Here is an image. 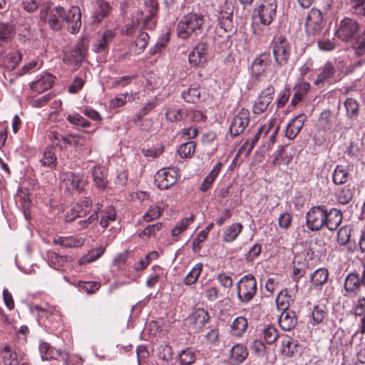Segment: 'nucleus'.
I'll return each mask as SVG.
<instances>
[{
  "instance_id": "1",
  "label": "nucleus",
  "mask_w": 365,
  "mask_h": 365,
  "mask_svg": "<svg viewBox=\"0 0 365 365\" xmlns=\"http://www.w3.org/2000/svg\"><path fill=\"white\" fill-rule=\"evenodd\" d=\"M39 16L53 31H59L65 24H68L71 25V32L75 34L81 26V12L78 6H72L68 11L60 6H46L40 11Z\"/></svg>"
},
{
  "instance_id": "2",
  "label": "nucleus",
  "mask_w": 365,
  "mask_h": 365,
  "mask_svg": "<svg viewBox=\"0 0 365 365\" xmlns=\"http://www.w3.org/2000/svg\"><path fill=\"white\" fill-rule=\"evenodd\" d=\"M204 21V16L201 14L190 13L183 16L177 26L178 37L187 39L193 33L201 30Z\"/></svg>"
},
{
  "instance_id": "3",
  "label": "nucleus",
  "mask_w": 365,
  "mask_h": 365,
  "mask_svg": "<svg viewBox=\"0 0 365 365\" xmlns=\"http://www.w3.org/2000/svg\"><path fill=\"white\" fill-rule=\"evenodd\" d=\"M236 289L239 302L248 304L257 294V279L252 274H246L237 283Z\"/></svg>"
},
{
  "instance_id": "4",
  "label": "nucleus",
  "mask_w": 365,
  "mask_h": 365,
  "mask_svg": "<svg viewBox=\"0 0 365 365\" xmlns=\"http://www.w3.org/2000/svg\"><path fill=\"white\" fill-rule=\"evenodd\" d=\"M274 62L277 67L285 66L291 56V46L287 39L280 36L272 43Z\"/></svg>"
},
{
  "instance_id": "5",
  "label": "nucleus",
  "mask_w": 365,
  "mask_h": 365,
  "mask_svg": "<svg viewBox=\"0 0 365 365\" xmlns=\"http://www.w3.org/2000/svg\"><path fill=\"white\" fill-rule=\"evenodd\" d=\"M89 47V41L87 38H80L74 47L65 53L63 61L67 64L78 65L86 58Z\"/></svg>"
},
{
  "instance_id": "6",
  "label": "nucleus",
  "mask_w": 365,
  "mask_h": 365,
  "mask_svg": "<svg viewBox=\"0 0 365 365\" xmlns=\"http://www.w3.org/2000/svg\"><path fill=\"white\" fill-rule=\"evenodd\" d=\"M326 206L316 205L311 207L306 214V225L312 232H317L324 227Z\"/></svg>"
},
{
  "instance_id": "7",
  "label": "nucleus",
  "mask_w": 365,
  "mask_h": 365,
  "mask_svg": "<svg viewBox=\"0 0 365 365\" xmlns=\"http://www.w3.org/2000/svg\"><path fill=\"white\" fill-rule=\"evenodd\" d=\"M361 277L356 272H350L346 277L344 289L345 291L344 296L354 297L357 296L361 287L365 285V262L362 263Z\"/></svg>"
},
{
  "instance_id": "8",
  "label": "nucleus",
  "mask_w": 365,
  "mask_h": 365,
  "mask_svg": "<svg viewBox=\"0 0 365 365\" xmlns=\"http://www.w3.org/2000/svg\"><path fill=\"white\" fill-rule=\"evenodd\" d=\"M359 29L360 24L357 21L346 17L339 22L335 35L341 41L349 42L355 38Z\"/></svg>"
},
{
  "instance_id": "9",
  "label": "nucleus",
  "mask_w": 365,
  "mask_h": 365,
  "mask_svg": "<svg viewBox=\"0 0 365 365\" xmlns=\"http://www.w3.org/2000/svg\"><path fill=\"white\" fill-rule=\"evenodd\" d=\"M324 26L322 13L319 9L312 8L308 13L306 21V31L309 35L319 34Z\"/></svg>"
},
{
  "instance_id": "10",
  "label": "nucleus",
  "mask_w": 365,
  "mask_h": 365,
  "mask_svg": "<svg viewBox=\"0 0 365 365\" xmlns=\"http://www.w3.org/2000/svg\"><path fill=\"white\" fill-rule=\"evenodd\" d=\"M250 112L247 109H241L233 120L230 126V135L233 137L240 135L244 132L250 123Z\"/></svg>"
},
{
  "instance_id": "11",
  "label": "nucleus",
  "mask_w": 365,
  "mask_h": 365,
  "mask_svg": "<svg viewBox=\"0 0 365 365\" xmlns=\"http://www.w3.org/2000/svg\"><path fill=\"white\" fill-rule=\"evenodd\" d=\"M274 94V88L269 85L265 89L262 91L260 95L255 101L252 111L255 115H259L264 113L273 100Z\"/></svg>"
},
{
  "instance_id": "12",
  "label": "nucleus",
  "mask_w": 365,
  "mask_h": 365,
  "mask_svg": "<svg viewBox=\"0 0 365 365\" xmlns=\"http://www.w3.org/2000/svg\"><path fill=\"white\" fill-rule=\"evenodd\" d=\"M145 16L143 27L146 29H153L156 25L160 6L157 0H144Z\"/></svg>"
},
{
  "instance_id": "13",
  "label": "nucleus",
  "mask_w": 365,
  "mask_h": 365,
  "mask_svg": "<svg viewBox=\"0 0 365 365\" xmlns=\"http://www.w3.org/2000/svg\"><path fill=\"white\" fill-rule=\"evenodd\" d=\"M209 46L206 43L197 44L188 56L189 63L197 67L207 62Z\"/></svg>"
},
{
  "instance_id": "14",
  "label": "nucleus",
  "mask_w": 365,
  "mask_h": 365,
  "mask_svg": "<svg viewBox=\"0 0 365 365\" xmlns=\"http://www.w3.org/2000/svg\"><path fill=\"white\" fill-rule=\"evenodd\" d=\"M271 62V56L269 52H263L257 55L252 63V76L257 79L264 76Z\"/></svg>"
},
{
  "instance_id": "15",
  "label": "nucleus",
  "mask_w": 365,
  "mask_h": 365,
  "mask_svg": "<svg viewBox=\"0 0 365 365\" xmlns=\"http://www.w3.org/2000/svg\"><path fill=\"white\" fill-rule=\"evenodd\" d=\"M92 207V200L89 197H84L77 202L71 210V215L66 218V222H72L77 217H82L90 212Z\"/></svg>"
},
{
  "instance_id": "16",
  "label": "nucleus",
  "mask_w": 365,
  "mask_h": 365,
  "mask_svg": "<svg viewBox=\"0 0 365 365\" xmlns=\"http://www.w3.org/2000/svg\"><path fill=\"white\" fill-rule=\"evenodd\" d=\"M1 357L4 365H19L20 361H24V352L19 349L6 345L1 351Z\"/></svg>"
},
{
  "instance_id": "17",
  "label": "nucleus",
  "mask_w": 365,
  "mask_h": 365,
  "mask_svg": "<svg viewBox=\"0 0 365 365\" xmlns=\"http://www.w3.org/2000/svg\"><path fill=\"white\" fill-rule=\"evenodd\" d=\"M272 125H264L258 128L257 133L254 135L253 138L250 140L247 139L246 141L242 145L240 148V152H242L243 150H247V155H250L252 150L254 149L255 145L257 143L259 140L262 138L263 140L267 136L268 134L271 132L272 129Z\"/></svg>"
},
{
  "instance_id": "18",
  "label": "nucleus",
  "mask_w": 365,
  "mask_h": 365,
  "mask_svg": "<svg viewBox=\"0 0 365 365\" xmlns=\"http://www.w3.org/2000/svg\"><path fill=\"white\" fill-rule=\"evenodd\" d=\"M155 181L159 189L167 190L177 182L178 178L176 172L165 170L159 171L156 174Z\"/></svg>"
},
{
  "instance_id": "19",
  "label": "nucleus",
  "mask_w": 365,
  "mask_h": 365,
  "mask_svg": "<svg viewBox=\"0 0 365 365\" xmlns=\"http://www.w3.org/2000/svg\"><path fill=\"white\" fill-rule=\"evenodd\" d=\"M325 212L326 216L324 219L326 222L324 224V227L327 228L331 232L336 231L342 222V212L336 208H331L328 210L326 207Z\"/></svg>"
},
{
  "instance_id": "20",
  "label": "nucleus",
  "mask_w": 365,
  "mask_h": 365,
  "mask_svg": "<svg viewBox=\"0 0 365 365\" xmlns=\"http://www.w3.org/2000/svg\"><path fill=\"white\" fill-rule=\"evenodd\" d=\"M307 117L304 113H301L292 119L287 125L285 135L289 140L294 139L299 133Z\"/></svg>"
},
{
  "instance_id": "21",
  "label": "nucleus",
  "mask_w": 365,
  "mask_h": 365,
  "mask_svg": "<svg viewBox=\"0 0 365 365\" xmlns=\"http://www.w3.org/2000/svg\"><path fill=\"white\" fill-rule=\"evenodd\" d=\"M282 312L278 319L279 326L284 331H290L293 329L297 324L296 313L291 309Z\"/></svg>"
},
{
  "instance_id": "22",
  "label": "nucleus",
  "mask_w": 365,
  "mask_h": 365,
  "mask_svg": "<svg viewBox=\"0 0 365 365\" xmlns=\"http://www.w3.org/2000/svg\"><path fill=\"white\" fill-rule=\"evenodd\" d=\"M329 273L326 268H319L310 276L311 286L314 289L321 290L322 287L327 282Z\"/></svg>"
},
{
  "instance_id": "23",
  "label": "nucleus",
  "mask_w": 365,
  "mask_h": 365,
  "mask_svg": "<svg viewBox=\"0 0 365 365\" xmlns=\"http://www.w3.org/2000/svg\"><path fill=\"white\" fill-rule=\"evenodd\" d=\"M209 320V313L204 309H197L189 317L190 323L198 330H201Z\"/></svg>"
},
{
  "instance_id": "24",
  "label": "nucleus",
  "mask_w": 365,
  "mask_h": 365,
  "mask_svg": "<svg viewBox=\"0 0 365 365\" xmlns=\"http://www.w3.org/2000/svg\"><path fill=\"white\" fill-rule=\"evenodd\" d=\"M55 76L50 73H44L38 80L31 83L30 87L34 91L42 93L51 88Z\"/></svg>"
},
{
  "instance_id": "25",
  "label": "nucleus",
  "mask_w": 365,
  "mask_h": 365,
  "mask_svg": "<svg viewBox=\"0 0 365 365\" xmlns=\"http://www.w3.org/2000/svg\"><path fill=\"white\" fill-rule=\"evenodd\" d=\"M94 18L98 23L108 16L111 11L112 7L109 2L106 0H97L94 4Z\"/></svg>"
},
{
  "instance_id": "26",
  "label": "nucleus",
  "mask_w": 365,
  "mask_h": 365,
  "mask_svg": "<svg viewBox=\"0 0 365 365\" xmlns=\"http://www.w3.org/2000/svg\"><path fill=\"white\" fill-rule=\"evenodd\" d=\"M41 167L54 169L57 165V157L53 146H48L43 151V157L40 159Z\"/></svg>"
},
{
  "instance_id": "27",
  "label": "nucleus",
  "mask_w": 365,
  "mask_h": 365,
  "mask_svg": "<svg viewBox=\"0 0 365 365\" xmlns=\"http://www.w3.org/2000/svg\"><path fill=\"white\" fill-rule=\"evenodd\" d=\"M297 341L288 336H284L282 341L281 352L283 355L292 357L298 352Z\"/></svg>"
},
{
  "instance_id": "28",
  "label": "nucleus",
  "mask_w": 365,
  "mask_h": 365,
  "mask_svg": "<svg viewBox=\"0 0 365 365\" xmlns=\"http://www.w3.org/2000/svg\"><path fill=\"white\" fill-rule=\"evenodd\" d=\"M310 88L311 85L309 83L305 81H301L298 84L295 85L294 87L295 93L292 98L291 105L292 106H295L301 102L309 92Z\"/></svg>"
},
{
  "instance_id": "29",
  "label": "nucleus",
  "mask_w": 365,
  "mask_h": 365,
  "mask_svg": "<svg viewBox=\"0 0 365 365\" xmlns=\"http://www.w3.org/2000/svg\"><path fill=\"white\" fill-rule=\"evenodd\" d=\"M349 177V167L337 165L332 174V181L336 185L345 184Z\"/></svg>"
},
{
  "instance_id": "30",
  "label": "nucleus",
  "mask_w": 365,
  "mask_h": 365,
  "mask_svg": "<svg viewBox=\"0 0 365 365\" xmlns=\"http://www.w3.org/2000/svg\"><path fill=\"white\" fill-rule=\"evenodd\" d=\"M336 73L335 68L331 62H327L321 72L317 75L316 80L314 82L315 86H319L327 80L334 76Z\"/></svg>"
},
{
  "instance_id": "31",
  "label": "nucleus",
  "mask_w": 365,
  "mask_h": 365,
  "mask_svg": "<svg viewBox=\"0 0 365 365\" xmlns=\"http://www.w3.org/2000/svg\"><path fill=\"white\" fill-rule=\"evenodd\" d=\"M21 61V53L19 51H13L7 53L3 61V66L6 70H14Z\"/></svg>"
},
{
  "instance_id": "32",
  "label": "nucleus",
  "mask_w": 365,
  "mask_h": 365,
  "mask_svg": "<svg viewBox=\"0 0 365 365\" xmlns=\"http://www.w3.org/2000/svg\"><path fill=\"white\" fill-rule=\"evenodd\" d=\"M243 225L240 222L232 224L226 228L222 235V239L225 242H232L237 239L242 232Z\"/></svg>"
},
{
  "instance_id": "33",
  "label": "nucleus",
  "mask_w": 365,
  "mask_h": 365,
  "mask_svg": "<svg viewBox=\"0 0 365 365\" xmlns=\"http://www.w3.org/2000/svg\"><path fill=\"white\" fill-rule=\"evenodd\" d=\"M115 37V34L111 30H106L101 38L94 45L93 50L96 53L105 52L108 50V45Z\"/></svg>"
},
{
  "instance_id": "34",
  "label": "nucleus",
  "mask_w": 365,
  "mask_h": 365,
  "mask_svg": "<svg viewBox=\"0 0 365 365\" xmlns=\"http://www.w3.org/2000/svg\"><path fill=\"white\" fill-rule=\"evenodd\" d=\"M53 242L66 248L79 247L83 244L81 239L73 236L55 237Z\"/></svg>"
},
{
  "instance_id": "35",
  "label": "nucleus",
  "mask_w": 365,
  "mask_h": 365,
  "mask_svg": "<svg viewBox=\"0 0 365 365\" xmlns=\"http://www.w3.org/2000/svg\"><path fill=\"white\" fill-rule=\"evenodd\" d=\"M101 214V217L99 224L103 228L108 227L110 222H114L116 220V211L113 205L108 206L102 210Z\"/></svg>"
},
{
  "instance_id": "36",
  "label": "nucleus",
  "mask_w": 365,
  "mask_h": 365,
  "mask_svg": "<svg viewBox=\"0 0 365 365\" xmlns=\"http://www.w3.org/2000/svg\"><path fill=\"white\" fill-rule=\"evenodd\" d=\"M248 327V322L245 317H237L231 326V334L233 336H242Z\"/></svg>"
},
{
  "instance_id": "37",
  "label": "nucleus",
  "mask_w": 365,
  "mask_h": 365,
  "mask_svg": "<svg viewBox=\"0 0 365 365\" xmlns=\"http://www.w3.org/2000/svg\"><path fill=\"white\" fill-rule=\"evenodd\" d=\"M92 175L96 186L100 189L103 190L107 186L106 174L100 166H95L92 170Z\"/></svg>"
},
{
  "instance_id": "38",
  "label": "nucleus",
  "mask_w": 365,
  "mask_h": 365,
  "mask_svg": "<svg viewBox=\"0 0 365 365\" xmlns=\"http://www.w3.org/2000/svg\"><path fill=\"white\" fill-rule=\"evenodd\" d=\"M291 302H293L292 296L289 294L287 289L282 290L276 298V305L279 311L289 309Z\"/></svg>"
},
{
  "instance_id": "39",
  "label": "nucleus",
  "mask_w": 365,
  "mask_h": 365,
  "mask_svg": "<svg viewBox=\"0 0 365 365\" xmlns=\"http://www.w3.org/2000/svg\"><path fill=\"white\" fill-rule=\"evenodd\" d=\"M328 316V309L324 304H317L313 308L312 313V319L313 324H319Z\"/></svg>"
},
{
  "instance_id": "40",
  "label": "nucleus",
  "mask_w": 365,
  "mask_h": 365,
  "mask_svg": "<svg viewBox=\"0 0 365 365\" xmlns=\"http://www.w3.org/2000/svg\"><path fill=\"white\" fill-rule=\"evenodd\" d=\"M165 118L171 123L187 120L185 109L174 108H168L165 112Z\"/></svg>"
},
{
  "instance_id": "41",
  "label": "nucleus",
  "mask_w": 365,
  "mask_h": 365,
  "mask_svg": "<svg viewBox=\"0 0 365 365\" xmlns=\"http://www.w3.org/2000/svg\"><path fill=\"white\" fill-rule=\"evenodd\" d=\"M231 358L237 364L243 362L248 355V351L245 346L236 344L231 349Z\"/></svg>"
},
{
  "instance_id": "42",
  "label": "nucleus",
  "mask_w": 365,
  "mask_h": 365,
  "mask_svg": "<svg viewBox=\"0 0 365 365\" xmlns=\"http://www.w3.org/2000/svg\"><path fill=\"white\" fill-rule=\"evenodd\" d=\"M104 252L105 247L103 246L93 249L79 259V264L83 265L97 260L103 255Z\"/></svg>"
},
{
  "instance_id": "43",
  "label": "nucleus",
  "mask_w": 365,
  "mask_h": 365,
  "mask_svg": "<svg viewBox=\"0 0 365 365\" xmlns=\"http://www.w3.org/2000/svg\"><path fill=\"white\" fill-rule=\"evenodd\" d=\"M354 188L351 187L350 185H347L342 188L336 194V200L341 205H347L353 198Z\"/></svg>"
},
{
  "instance_id": "44",
  "label": "nucleus",
  "mask_w": 365,
  "mask_h": 365,
  "mask_svg": "<svg viewBox=\"0 0 365 365\" xmlns=\"http://www.w3.org/2000/svg\"><path fill=\"white\" fill-rule=\"evenodd\" d=\"M196 359V352L190 347L182 350L178 354L180 365H192Z\"/></svg>"
},
{
  "instance_id": "45",
  "label": "nucleus",
  "mask_w": 365,
  "mask_h": 365,
  "mask_svg": "<svg viewBox=\"0 0 365 365\" xmlns=\"http://www.w3.org/2000/svg\"><path fill=\"white\" fill-rule=\"evenodd\" d=\"M276 11L277 9H272V8L259 6L257 11L260 22L265 26L269 25L276 16Z\"/></svg>"
},
{
  "instance_id": "46",
  "label": "nucleus",
  "mask_w": 365,
  "mask_h": 365,
  "mask_svg": "<svg viewBox=\"0 0 365 365\" xmlns=\"http://www.w3.org/2000/svg\"><path fill=\"white\" fill-rule=\"evenodd\" d=\"M173 349L168 344H163L158 347V358L162 361L163 365H171L173 361Z\"/></svg>"
},
{
  "instance_id": "47",
  "label": "nucleus",
  "mask_w": 365,
  "mask_h": 365,
  "mask_svg": "<svg viewBox=\"0 0 365 365\" xmlns=\"http://www.w3.org/2000/svg\"><path fill=\"white\" fill-rule=\"evenodd\" d=\"M292 160V155L288 154L286 150V146H280L277 150L274 159L273 165H279L281 163L284 165L289 164Z\"/></svg>"
},
{
  "instance_id": "48",
  "label": "nucleus",
  "mask_w": 365,
  "mask_h": 365,
  "mask_svg": "<svg viewBox=\"0 0 365 365\" xmlns=\"http://www.w3.org/2000/svg\"><path fill=\"white\" fill-rule=\"evenodd\" d=\"M196 143L190 140L182 143L177 151L181 158H190L194 155Z\"/></svg>"
},
{
  "instance_id": "49",
  "label": "nucleus",
  "mask_w": 365,
  "mask_h": 365,
  "mask_svg": "<svg viewBox=\"0 0 365 365\" xmlns=\"http://www.w3.org/2000/svg\"><path fill=\"white\" fill-rule=\"evenodd\" d=\"M203 264L202 263L196 264L189 273L185 276L183 282L186 285H192L198 279L202 271Z\"/></svg>"
},
{
  "instance_id": "50",
  "label": "nucleus",
  "mask_w": 365,
  "mask_h": 365,
  "mask_svg": "<svg viewBox=\"0 0 365 365\" xmlns=\"http://www.w3.org/2000/svg\"><path fill=\"white\" fill-rule=\"evenodd\" d=\"M344 107L346 110V115L350 119H355L359 115V106L357 101L351 98L344 101Z\"/></svg>"
},
{
  "instance_id": "51",
  "label": "nucleus",
  "mask_w": 365,
  "mask_h": 365,
  "mask_svg": "<svg viewBox=\"0 0 365 365\" xmlns=\"http://www.w3.org/2000/svg\"><path fill=\"white\" fill-rule=\"evenodd\" d=\"M163 211L164 209L159 205H150L147 212L143 215V220L147 222H151L159 218L162 215Z\"/></svg>"
},
{
  "instance_id": "52",
  "label": "nucleus",
  "mask_w": 365,
  "mask_h": 365,
  "mask_svg": "<svg viewBox=\"0 0 365 365\" xmlns=\"http://www.w3.org/2000/svg\"><path fill=\"white\" fill-rule=\"evenodd\" d=\"M353 43L354 53L357 56H365V30L355 37Z\"/></svg>"
},
{
  "instance_id": "53",
  "label": "nucleus",
  "mask_w": 365,
  "mask_h": 365,
  "mask_svg": "<svg viewBox=\"0 0 365 365\" xmlns=\"http://www.w3.org/2000/svg\"><path fill=\"white\" fill-rule=\"evenodd\" d=\"M195 216L191 215L189 217H185L178 222L175 227L172 230V235L177 237L185 231L188 226L194 221Z\"/></svg>"
},
{
  "instance_id": "54",
  "label": "nucleus",
  "mask_w": 365,
  "mask_h": 365,
  "mask_svg": "<svg viewBox=\"0 0 365 365\" xmlns=\"http://www.w3.org/2000/svg\"><path fill=\"white\" fill-rule=\"evenodd\" d=\"M163 223L158 222L155 224H153L147 226L144 230L138 233V236L140 238H144L145 237H155L159 231L162 230Z\"/></svg>"
},
{
  "instance_id": "55",
  "label": "nucleus",
  "mask_w": 365,
  "mask_h": 365,
  "mask_svg": "<svg viewBox=\"0 0 365 365\" xmlns=\"http://www.w3.org/2000/svg\"><path fill=\"white\" fill-rule=\"evenodd\" d=\"M200 92L198 88H189L182 93V98L190 103H196L200 99Z\"/></svg>"
},
{
  "instance_id": "56",
  "label": "nucleus",
  "mask_w": 365,
  "mask_h": 365,
  "mask_svg": "<svg viewBox=\"0 0 365 365\" xmlns=\"http://www.w3.org/2000/svg\"><path fill=\"white\" fill-rule=\"evenodd\" d=\"M220 26L225 31L232 30V12L220 13L218 18Z\"/></svg>"
},
{
  "instance_id": "57",
  "label": "nucleus",
  "mask_w": 365,
  "mask_h": 365,
  "mask_svg": "<svg viewBox=\"0 0 365 365\" xmlns=\"http://www.w3.org/2000/svg\"><path fill=\"white\" fill-rule=\"evenodd\" d=\"M351 228L349 226L341 227L337 232V242L341 246L346 245L350 240Z\"/></svg>"
},
{
  "instance_id": "58",
  "label": "nucleus",
  "mask_w": 365,
  "mask_h": 365,
  "mask_svg": "<svg viewBox=\"0 0 365 365\" xmlns=\"http://www.w3.org/2000/svg\"><path fill=\"white\" fill-rule=\"evenodd\" d=\"M73 189L78 192H82L86 186V181L84 180L83 175L80 173H72L71 178L69 179Z\"/></svg>"
},
{
  "instance_id": "59",
  "label": "nucleus",
  "mask_w": 365,
  "mask_h": 365,
  "mask_svg": "<svg viewBox=\"0 0 365 365\" xmlns=\"http://www.w3.org/2000/svg\"><path fill=\"white\" fill-rule=\"evenodd\" d=\"M319 126L324 131L330 130L333 128L332 117L330 112H323L319 120Z\"/></svg>"
},
{
  "instance_id": "60",
  "label": "nucleus",
  "mask_w": 365,
  "mask_h": 365,
  "mask_svg": "<svg viewBox=\"0 0 365 365\" xmlns=\"http://www.w3.org/2000/svg\"><path fill=\"white\" fill-rule=\"evenodd\" d=\"M185 115H187V120L192 122H205L207 120V116L200 110L185 108Z\"/></svg>"
},
{
  "instance_id": "61",
  "label": "nucleus",
  "mask_w": 365,
  "mask_h": 365,
  "mask_svg": "<svg viewBox=\"0 0 365 365\" xmlns=\"http://www.w3.org/2000/svg\"><path fill=\"white\" fill-rule=\"evenodd\" d=\"M264 339L269 344L274 343L279 336L277 329L272 325L267 326L263 330Z\"/></svg>"
},
{
  "instance_id": "62",
  "label": "nucleus",
  "mask_w": 365,
  "mask_h": 365,
  "mask_svg": "<svg viewBox=\"0 0 365 365\" xmlns=\"http://www.w3.org/2000/svg\"><path fill=\"white\" fill-rule=\"evenodd\" d=\"M86 81L83 78L76 76L68 87V92L72 94L78 93L84 86Z\"/></svg>"
},
{
  "instance_id": "63",
  "label": "nucleus",
  "mask_w": 365,
  "mask_h": 365,
  "mask_svg": "<svg viewBox=\"0 0 365 365\" xmlns=\"http://www.w3.org/2000/svg\"><path fill=\"white\" fill-rule=\"evenodd\" d=\"M14 28L9 24L0 22V41H7L10 39L14 34Z\"/></svg>"
},
{
  "instance_id": "64",
  "label": "nucleus",
  "mask_w": 365,
  "mask_h": 365,
  "mask_svg": "<svg viewBox=\"0 0 365 365\" xmlns=\"http://www.w3.org/2000/svg\"><path fill=\"white\" fill-rule=\"evenodd\" d=\"M149 39L150 36L148 33L142 31L139 34L135 42V46L138 48V53L144 51L148 43Z\"/></svg>"
}]
</instances>
